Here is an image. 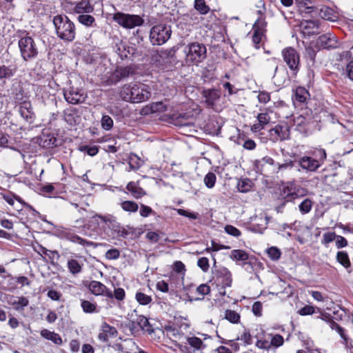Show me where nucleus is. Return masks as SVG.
<instances>
[{"mask_svg":"<svg viewBox=\"0 0 353 353\" xmlns=\"http://www.w3.org/2000/svg\"><path fill=\"white\" fill-rule=\"evenodd\" d=\"M119 96L124 101L138 103L148 100L151 93L147 85L132 82L120 88Z\"/></svg>","mask_w":353,"mask_h":353,"instance_id":"nucleus-1","label":"nucleus"},{"mask_svg":"<svg viewBox=\"0 0 353 353\" xmlns=\"http://www.w3.org/2000/svg\"><path fill=\"white\" fill-rule=\"evenodd\" d=\"M52 23L57 36L67 42L74 41L76 36L74 23L65 14H57L53 17Z\"/></svg>","mask_w":353,"mask_h":353,"instance_id":"nucleus-2","label":"nucleus"},{"mask_svg":"<svg viewBox=\"0 0 353 353\" xmlns=\"http://www.w3.org/2000/svg\"><path fill=\"white\" fill-rule=\"evenodd\" d=\"M92 219L97 221L99 219L105 223L108 228L112 232L113 238H127L130 232L122 227L117 221L116 218L112 214H95Z\"/></svg>","mask_w":353,"mask_h":353,"instance_id":"nucleus-3","label":"nucleus"},{"mask_svg":"<svg viewBox=\"0 0 353 353\" xmlns=\"http://www.w3.org/2000/svg\"><path fill=\"white\" fill-rule=\"evenodd\" d=\"M171 34L172 29L170 26L165 23H159L151 28L149 39L153 46H160L168 41Z\"/></svg>","mask_w":353,"mask_h":353,"instance_id":"nucleus-4","label":"nucleus"},{"mask_svg":"<svg viewBox=\"0 0 353 353\" xmlns=\"http://www.w3.org/2000/svg\"><path fill=\"white\" fill-rule=\"evenodd\" d=\"M112 19L117 24L125 29H133L141 26L144 23V19L138 14H127L117 12L113 14Z\"/></svg>","mask_w":353,"mask_h":353,"instance_id":"nucleus-5","label":"nucleus"},{"mask_svg":"<svg viewBox=\"0 0 353 353\" xmlns=\"http://www.w3.org/2000/svg\"><path fill=\"white\" fill-rule=\"evenodd\" d=\"M21 56L25 61H29L37 57L38 48L31 37H21L18 42Z\"/></svg>","mask_w":353,"mask_h":353,"instance_id":"nucleus-6","label":"nucleus"},{"mask_svg":"<svg viewBox=\"0 0 353 353\" xmlns=\"http://www.w3.org/2000/svg\"><path fill=\"white\" fill-rule=\"evenodd\" d=\"M186 52V60L192 64H198L203 61L207 54L205 46L199 43H192L188 46Z\"/></svg>","mask_w":353,"mask_h":353,"instance_id":"nucleus-7","label":"nucleus"},{"mask_svg":"<svg viewBox=\"0 0 353 353\" xmlns=\"http://www.w3.org/2000/svg\"><path fill=\"white\" fill-rule=\"evenodd\" d=\"M202 96L205 99V103L208 108H210L216 112L222 110L223 106L219 103L221 92L219 90H204L202 92Z\"/></svg>","mask_w":353,"mask_h":353,"instance_id":"nucleus-8","label":"nucleus"},{"mask_svg":"<svg viewBox=\"0 0 353 353\" xmlns=\"http://www.w3.org/2000/svg\"><path fill=\"white\" fill-rule=\"evenodd\" d=\"M319 159H314L310 157H303L299 160L300 166L307 171L314 172L321 165V163L326 159V153L324 150L317 151Z\"/></svg>","mask_w":353,"mask_h":353,"instance_id":"nucleus-9","label":"nucleus"},{"mask_svg":"<svg viewBox=\"0 0 353 353\" xmlns=\"http://www.w3.org/2000/svg\"><path fill=\"white\" fill-rule=\"evenodd\" d=\"M284 61L286 63L294 75H296L299 70V54L292 48H285L282 51Z\"/></svg>","mask_w":353,"mask_h":353,"instance_id":"nucleus-10","label":"nucleus"},{"mask_svg":"<svg viewBox=\"0 0 353 353\" xmlns=\"http://www.w3.org/2000/svg\"><path fill=\"white\" fill-rule=\"evenodd\" d=\"M175 50L172 48L156 51L152 55V61L160 66L168 67L172 63L175 54Z\"/></svg>","mask_w":353,"mask_h":353,"instance_id":"nucleus-11","label":"nucleus"},{"mask_svg":"<svg viewBox=\"0 0 353 353\" xmlns=\"http://www.w3.org/2000/svg\"><path fill=\"white\" fill-rule=\"evenodd\" d=\"M201 112L198 105L192 108L191 110L182 114L174 115V124L178 126L188 125L192 123V119Z\"/></svg>","mask_w":353,"mask_h":353,"instance_id":"nucleus-12","label":"nucleus"},{"mask_svg":"<svg viewBox=\"0 0 353 353\" xmlns=\"http://www.w3.org/2000/svg\"><path fill=\"white\" fill-rule=\"evenodd\" d=\"M64 98L70 103L78 104L85 101L86 94L81 89L70 87L64 91Z\"/></svg>","mask_w":353,"mask_h":353,"instance_id":"nucleus-13","label":"nucleus"},{"mask_svg":"<svg viewBox=\"0 0 353 353\" xmlns=\"http://www.w3.org/2000/svg\"><path fill=\"white\" fill-rule=\"evenodd\" d=\"M18 111L21 117L28 123L34 122L35 114L30 101H24L19 104Z\"/></svg>","mask_w":353,"mask_h":353,"instance_id":"nucleus-14","label":"nucleus"},{"mask_svg":"<svg viewBox=\"0 0 353 353\" xmlns=\"http://www.w3.org/2000/svg\"><path fill=\"white\" fill-rule=\"evenodd\" d=\"M54 134H41L35 137V142L42 148H50L58 146L61 142L54 137Z\"/></svg>","mask_w":353,"mask_h":353,"instance_id":"nucleus-15","label":"nucleus"},{"mask_svg":"<svg viewBox=\"0 0 353 353\" xmlns=\"http://www.w3.org/2000/svg\"><path fill=\"white\" fill-rule=\"evenodd\" d=\"M216 282L222 288L230 287L232 283L231 272L226 268H219L216 273Z\"/></svg>","mask_w":353,"mask_h":353,"instance_id":"nucleus-16","label":"nucleus"},{"mask_svg":"<svg viewBox=\"0 0 353 353\" xmlns=\"http://www.w3.org/2000/svg\"><path fill=\"white\" fill-rule=\"evenodd\" d=\"M61 236L62 238H64V239L71 241V242L81 245L83 246H85V247H90V246L96 247L97 246L95 243H94L92 241H87V240L81 238V236L77 235L74 232H73L69 230H63L61 232Z\"/></svg>","mask_w":353,"mask_h":353,"instance_id":"nucleus-17","label":"nucleus"},{"mask_svg":"<svg viewBox=\"0 0 353 353\" xmlns=\"http://www.w3.org/2000/svg\"><path fill=\"white\" fill-rule=\"evenodd\" d=\"M117 334L118 332L116 327L111 326L106 322H104L101 326L98 339L102 342L107 343L110 338H114Z\"/></svg>","mask_w":353,"mask_h":353,"instance_id":"nucleus-18","label":"nucleus"},{"mask_svg":"<svg viewBox=\"0 0 353 353\" xmlns=\"http://www.w3.org/2000/svg\"><path fill=\"white\" fill-rule=\"evenodd\" d=\"M7 302L9 305L12 306L14 310L19 312H22L25 307L29 305V300L28 298L23 296H18L10 295L8 298Z\"/></svg>","mask_w":353,"mask_h":353,"instance_id":"nucleus-19","label":"nucleus"},{"mask_svg":"<svg viewBox=\"0 0 353 353\" xmlns=\"http://www.w3.org/2000/svg\"><path fill=\"white\" fill-rule=\"evenodd\" d=\"M317 43L319 46L326 49L336 48L338 46L336 37L330 32L321 35L318 38Z\"/></svg>","mask_w":353,"mask_h":353,"instance_id":"nucleus-20","label":"nucleus"},{"mask_svg":"<svg viewBox=\"0 0 353 353\" xmlns=\"http://www.w3.org/2000/svg\"><path fill=\"white\" fill-rule=\"evenodd\" d=\"M310 97L309 92L303 87L299 86L293 90L292 100L295 105L306 103Z\"/></svg>","mask_w":353,"mask_h":353,"instance_id":"nucleus-21","label":"nucleus"},{"mask_svg":"<svg viewBox=\"0 0 353 353\" xmlns=\"http://www.w3.org/2000/svg\"><path fill=\"white\" fill-rule=\"evenodd\" d=\"M269 67L273 69L274 75L272 77L274 83L278 86H283L287 81V72L285 71L277 72L278 65L276 64L274 60L269 62Z\"/></svg>","mask_w":353,"mask_h":353,"instance_id":"nucleus-22","label":"nucleus"},{"mask_svg":"<svg viewBox=\"0 0 353 353\" xmlns=\"http://www.w3.org/2000/svg\"><path fill=\"white\" fill-rule=\"evenodd\" d=\"M270 122V117L267 112L259 113L257 115L256 122L252 125L251 130L257 132L265 129Z\"/></svg>","mask_w":353,"mask_h":353,"instance_id":"nucleus-23","label":"nucleus"},{"mask_svg":"<svg viewBox=\"0 0 353 353\" xmlns=\"http://www.w3.org/2000/svg\"><path fill=\"white\" fill-rule=\"evenodd\" d=\"M301 28L304 34H316L319 33V22L318 20H305L301 22Z\"/></svg>","mask_w":353,"mask_h":353,"instance_id":"nucleus-24","label":"nucleus"},{"mask_svg":"<svg viewBox=\"0 0 353 353\" xmlns=\"http://www.w3.org/2000/svg\"><path fill=\"white\" fill-rule=\"evenodd\" d=\"M163 329L166 336L174 342L176 345H178L177 341L183 340L185 337L184 334L174 325H165Z\"/></svg>","mask_w":353,"mask_h":353,"instance_id":"nucleus-25","label":"nucleus"},{"mask_svg":"<svg viewBox=\"0 0 353 353\" xmlns=\"http://www.w3.org/2000/svg\"><path fill=\"white\" fill-rule=\"evenodd\" d=\"M316 12H319V16L325 20L330 21H336L338 20V14L335 10L328 6H322L318 8Z\"/></svg>","mask_w":353,"mask_h":353,"instance_id":"nucleus-26","label":"nucleus"},{"mask_svg":"<svg viewBox=\"0 0 353 353\" xmlns=\"http://www.w3.org/2000/svg\"><path fill=\"white\" fill-rule=\"evenodd\" d=\"M94 10L93 6L88 0H81L75 3L73 11L76 14H89Z\"/></svg>","mask_w":353,"mask_h":353,"instance_id":"nucleus-27","label":"nucleus"},{"mask_svg":"<svg viewBox=\"0 0 353 353\" xmlns=\"http://www.w3.org/2000/svg\"><path fill=\"white\" fill-rule=\"evenodd\" d=\"M64 119L70 126H74L80 121V117L75 108L68 109L64 112Z\"/></svg>","mask_w":353,"mask_h":353,"instance_id":"nucleus-28","label":"nucleus"},{"mask_svg":"<svg viewBox=\"0 0 353 353\" xmlns=\"http://www.w3.org/2000/svg\"><path fill=\"white\" fill-rule=\"evenodd\" d=\"M90 292L95 296H101L105 289V285L97 281H91L88 284H85Z\"/></svg>","mask_w":353,"mask_h":353,"instance_id":"nucleus-29","label":"nucleus"},{"mask_svg":"<svg viewBox=\"0 0 353 353\" xmlns=\"http://www.w3.org/2000/svg\"><path fill=\"white\" fill-rule=\"evenodd\" d=\"M114 52L120 57L121 59L128 57V51L126 50L125 43L119 38L114 40L113 46Z\"/></svg>","mask_w":353,"mask_h":353,"instance_id":"nucleus-30","label":"nucleus"},{"mask_svg":"<svg viewBox=\"0 0 353 353\" xmlns=\"http://www.w3.org/2000/svg\"><path fill=\"white\" fill-rule=\"evenodd\" d=\"M126 189L135 199H140L146 194L143 189L134 181L129 182L126 186Z\"/></svg>","mask_w":353,"mask_h":353,"instance_id":"nucleus-31","label":"nucleus"},{"mask_svg":"<svg viewBox=\"0 0 353 353\" xmlns=\"http://www.w3.org/2000/svg\"><path fill=\"white\" fill-rule=\"evenodd\" d=\"M83 263L79 262L77 259H70L68 260L67 262V267L69 270V272L72 275H77L80 274L82 272Z\"/></svg>","mask_w":353,"mask_h":353,"instance_id":"nucleus-32","label":"nucleus"},{"mask_svg":"<svg viewBox=\"0 0 353 353\" xmlns=\"http://www.w3.org/2000/svg\"><path fill=\"white\" fill-rule=\"evenodd\" d=\"M41 336L48 340L52 341L57 345H61L63 343L61 337L59 334L43 329L41 331Z\"/></svg>","mask_w":353,"mask_h":353,"instance_id":"nucleus-33","label":"nucleus"},{"mask_svg":"<svg viewBox=\"0 0 353 353\" xmlns=\"http://www.w3.org/2000/svg\"><path fill=\"white\" fill-rule=\"evenodd\" d=\"M81 307L86 314L98 313L99 310L96 302H91L88 300L81 301Z\"/></svg>","mask_w":353,"mask_h":353,"instance_id":"nucleus-34","label":"nucleus"},{"mask_svg":"<svg viewBox=\"0 0 353 353\" xmlns=\"http://www.w3.org/2000/svg\"><path fill=\"white\" fill-rule=\"evenodd\" d=\"M224 121L221 117H214L210 119L209 130L210 132H219L223 125Z\"/></svg>","mask_w":353,"mask_h":353,"instance_id":"nucleus-35","label":"nucleus"},{"mask_svg":"<svg viewBox=\"0 0 353 353\" xmlns=\"http://www.w3.org/2000/svg\"><path fill=\"white\" fill-rule=\"evenodd\" d=\"M77 21L83 26L90 28L95 24V19L89 14H82L77 17Z\"/></svg>","mask_w":353,"mask_h":353,"instance_id":"nucleus-36","label":"nucleus"},{"mask_svg":"<svg viewBox=\"0 0 353 353\" xmlns=\"http://www.w3.org/2000/svg\"><path fill=\"white\" fill-rule=\"evenodd\" d=\"M336 261L341 264L345 268L347 269L351 267V262L347 253L345 251H339L336 253Z\"/></svg>","mask_w":353,"mask_h":353,"instance_id":"nucleus-37","label":"nucleus"},{"mask_svg":"<svg viewBox=\"0 0 353 353\" xmlns=\"http://www.w3.org/2000/svg\"><path fill=\"white\" fill-rule=\"evenodd\" d=\"M133 74V70L130 67H119L117 68L114 72V76L120 80L121 79L127 78Z\"/></svg>","mask_w":353,"mask_h":353,"instance_id":"nucleus-38","label":"nucleus"},{"mask_svg":"<svg viewBox=\"0 0 353 353\" xmlns=\"http://www.w3.org/2000/svg\"><path fill=\"white\" fill-rule=\"evenodd\" d=\"M230 258L232 260L245 261L249 259V254L243 250H233L230 254Z\"/></svg>","mask_w":353,"mask_h":353,"instance_id":"nucleus-39","label":"nucleus"},{"mask_svg":"<svg viewBox=\"0 0 353 353\" xmlns=\"http://www.w3.org/2000/svg\"><path fill=\"white\" fill-rule=\"evenodd\" d=\"M15 143L16 140L9 134H0V146L13 148Z\"/></svg>","mask_w":353,"mask_h":353,"instance_id":"nucleus-40","label":"nucleus"},{"mask_svg":"<svg viewBox=\"0 0 353 353\" xmlns=\"http://www.w3.org/2000/svg\"><path fill=\"white\" fill-rule=\"evenodd\" d=\"M124 353H135L139 350V346L132 339H125L123 340Z\"/></svg>","mask_w":353,"mask_h":353,"instance_id":"nucleus-41","label":"nucleus"},{"mask_svg":"<svg viewBox=\"0 0 353 353\" xmlns=\"http://www.w3.org/2000/svg\"><path fill=\"white\" fill-rule=\"evenodd\" d=\"M78 150L83 152H86L89 156H95L99 152V148L97 145H89L80 144Z\"/></svg>","mask_w":353,"mask_h":353,"instance_id":"nucleus-42","label":"nucleus"},{"mask_svg":"<svg viewBox=\"0 0 353 353\" xmlns=\"http://www.w3.org/2000/svg\"><path fill=\"white\" fill-rule=\"evenodd\" d=\"M40 250L41 252L48 256L52 264H54V261H58L59 259V254L57 250H49L42 245H39Z\"/></svg>","mask_w":353,"mask_h":353,"instance_id":"nucleus-43","label":"nucleus"},{"mask_svg":"<svg viewBox=\"0 0 353 353\" xmlns=\"http://www.w3.org/2000/svg\"><path fill=\"white\" fill-rule=\"evenodd\" d=\"M330 327L332 330H335L340 335L341 339L343 340V343L347 345L349 338L345 334V330L335 321L331 322Z\"/></svg>","mask_w":353,"mask_h":353,"instance_id":"nucleus-44","label":"nucleus"},{"mask_svg":"<svg viewBox=\"0 0 353 353\" xmlns=\"http://www.w3.org/2000/svg\"><path fill=\"white\" fill-rule=\"evenodd\" d=\"M121 208L128 212H136L139 209V205L137 203L132 201H125L121 203Z\"/></svg>","mask_w":353,"mask_h":353,"instance_id":"nucleus-45","label":"nucleus"},{"mask_svg":"<svg viewBox=\"0 0 353 353\" xmlns=\"http://www.w3.org/2000/svg\"><path fill=\"white\" fill-rule=\"evenodd\" d=\"M252 182L250 179L246 178L241 179L237 183V188L241 192H248L252 188Z\"/></svg>","mask_w":353,"mask_h":353,"instance_id":"nucleus-46","label":"nucleus"},{"mask_svg":"<svg viewBox=\"0 0 353 353\" xmlns=\"http://www.w3.org/2000/svg\"><path fill=\"white\" fill-rule=\"evenodd\" d=\"M194 8L201 14H205L210 11L204 0H194Z\"/></svg>","mask_w":353,"mask_h":353,"instance_id":"nucleus-47","label":"nucleus"},{"mask_svg":"<svg viewBox=\"0 0 353 353\" xmlns=\"http://www.w3.org/2000/svg\"><path fill=\"white\" fill-rule=\"evenodd\" d=\"M225 319L232 323H238L240 321V315L236 311L227 310L225 312Z\"/></svg>","mask_w":353,"mask_h":353,"instance_id":"nucleus-48","label":"nucleus"},{"mask_svg":"<svg viewBox=\"0 0 353 353\" xmlns=\"http://www.w3.org/2000/svg\"><path fill=\"white\" fill-rule=\"evenodd\" d=\"M137 301L143 305H146L152 301V297L141 292H137L135 294Z\"/></svg>","mask_w":353,"mask_h":353,"instance_id":"nucleus-49","label":"nucleus"},{"mask_svg":"<svg viewBox=\"0 0 353 353\" xmlns=\"http://www.w3.org/2000/svg\"><path fill=\"white\" fill-rule=\"evenodd\" d=\"M128 164L130 170H138L141 166L140 158L134 154H130L128 159Z\"/></svg>","mask_w":353,"mask_h":353,"instance_id":"nucleus-50","label":"nucleus"},{"mask_svg":"<svg viewBox=\"0 0 353 353\" xmlns=\"http://www.w3.org/2000/svg\"><path fill=\"white\" fill-rule=\"evenodd\" d=\"M312 201L310 199H305L299 205L302 214H307L312 209Z\"/></svg>","mask_w":353,"mask_h":353,"instance_id":"nucleus-51","label":"nucleus"},{"mask_svg":"<svg viewBox=\"0 0 353 353\" xmlns=\"http://www.w3.org/2000/svg\"><path fill=\"white\" fill-rule=\"evenodd\" d=\"M196 292L200 295V297L195 299L196 300H203L205 295L210 292V288L207 284H201L196 289Z\"/></svg>","mask_w":353,"mask_h":353,"instance_id":"nucleus-52","label":"nucleus"},{"mask_svg":"<svg viewBox=\"0 0 353 353\" xmlns=\"http://www.w3.org/2000/svg\"><path fill=\"white\" fill-rule=\"evenodd\" d=\"M241 134H238V144L243 145V148L247 150H253L256 147L255 142L252 139L245 140L244 138L240 137Z\"/></svg>","mask_w":353,"mask_h":353,"instance_id":"nucleus-53","label":"nucleus"},{"mask_svg":"<svg viewBox=\"0 0 353 353\" xmlns=\"http://www.w3.org/2000/svg\"><path fill=\"white\" fill-rule=\"evenodd\" d=\"M216 176L213 172H208L204 177V183L208 188H212L216 183Z\"/></svg>","mask_w":353,"mask_h":353,"instance_id":"nucleus-54","label":"nucleus"},{"mask_svg":"<svg viewBox=\"0 0 353 353\" xmlns=\"http://www.w3.org/2000/svg\"><path fill=\"white\" fill-rule=\"evenodd\" d=\"M184 339L187 341L188 344L196 350L200 349L203 344L201 339L196 336L187 337L185 336Z\"/></svg>","mask_w":353,"mask_h":353,"instance_id":"nucleus-55","label":"nucleus"},{"mask_svg":"<svg viewBox=\"0 0 353 353\" xmlns=\"http://www.w3.org/2000/svg\"><path fill=\"white\" fill-rule=\"evenodd\" d=\"M268 256L273 261L280 259L281 252L280 250L276 247H271L267 250Z\"/></svg>","mask_w":353,"mask_h":353,"instance_id":"nucleus-56","label":"nucleus"},{"mask_svg":"<svg viewBox=\"0 0 353 353\" xmlns=\"http://www.w3.org/2000/svg\"><path fill=\"white\" fill-rule=\"evenodd\" d=\"M101 126L103 130H110L113 126V120L112 119L108 116V115H104L103 116L101 119Z\"/></svg>","mask_w":353,"mask_h":353,"instance_id":"nucleus-57","label":"nucleus"},{"mask_svg":"<svg viewBox=\"0 0 353 353\" xmlns=\"http://www.w3.org/2000/svg\"><path fill=\"white\" fill-rule=\"evenodd\" d=\"M311 1L310 0H303L300 2V8L301 9L305 8V12L307 13H311L312 12H316L318 10V8L311 6Z\"/></svg>","mask_w":353,"mask_h":353,"instance_id":"nucleus-58","label":"nucleus"},{"mask_svg":"<svg viewBox=\"0 0 353 353\" xmlns=\"http://www.w3.org/2000/svg\"><path fill=\"white\" fill-rule=\"evenodd\" d=\"M336 234L334 232H326L323 235L321 243L325 246L336 239Z\"/></svg>","mask_w":353,"mask_h":353,"instance_id":"nucleus-59","label":"nucleus"},{"mask_svg":"<svg viewBox=\"0 0 353 353\" xmlns=\"http://www.w3.org/2000/svg\"><path fill=\"white\" fill-rule=\"evenodd\" d=\"M284 343L283 337L280 334H274L271 338L270 345L275 347L283 345Z\"/></svg>","mask_w":353,"mask_h":353,"instance_id":"nucleus-60","label":"nucleus"},{"mask_svg":"<svg viewBox=\"0 0 353 353\" xmlns=\"http://www.w3.org/2000/svg\"><path fill=\"white\" fill-rule=\"evenodd\" d=\"M236 340H240L244 342L245 345H250L252 343L251 334L248 330H245L243 334L238 336Z\"/></svg>","mask_w":353,"mask_h":353,"instance_id":"nucleus-61","label":"nucleus"},{"mask_svg":"<svg viewBox=\"0 0 353 353\" xmlns=\"http://www.w3.org/2000/svg\"><path fill=\"white\" fill-rule=\"evenodd\" d=\"M105 258L108 260H116L120 256V252L117 248L108 250L105 252Z\"/></svg>","mask_w":353,"mask_h":353,"instance_id":"nucleus-62","label":"nucleus"},{"mask_svg":"<svg viewBox=\"0 0 353 353\" xmlns=\"http://www.w3.org/2000/svg\"><path fill=\"white\" fill-rule=\"evenodd\" d=\"M197 265L205 272H208L210 268L209 260L206 257H201L197 261Z\"/></svg>","mask_w":353,"mask_h":353,"instance_id":"nucleus-63","label":"nucleus"},{"mask_svg":"<svg viewBox=\"0 0 353 353\" xmlns=\"http://www.w3.org/2000/svg\"><path fill=\"white\" fill-rule=\"evenodd\" d=\"M13 76L12 70L5 65L0 67V79L3 78H9Z\"/></svg>","mask_w":353,"mask_h":353,"instance_id":"nucleus-64","label":"nucleus"}]
</instances>
